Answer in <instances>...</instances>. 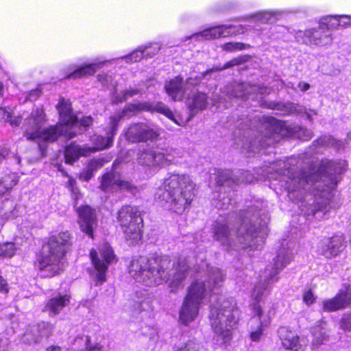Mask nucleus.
<instances>
[{
	"mask_svg": "<svg viewBox=\"0 0 351 351\" xmlns=\"http://www.w3.org/2000/svg\"><path fill=\"white\" fill-rule=\"evenodd\" d=\"M335 22L329 24L330 28H336L338 26H346L351 23V17L347 15H337L334 17Z\"/></svg>",
	"mask_w": 351,
	"mask_h": 351,
	"instance_id": "de8ad7c7",
	"label": "nucleus"
},
{
	"mask_svg": "<svg viewBox=\"0 0 351 351\" xmlns=\"http://www.w3.org/2000/svg\"><path fill=\"white\" fill-rule=\"evenodd\" d=\"M190 266L184 258L172 263L168 256H135L130 261L129 273L137 282L146 286H155L169 282L174 291L186 278Z\"/></svg>",
	"mask_w": 351,
	"mask_h": 351,
	"instance_id": "7ed1b4c3",
	"label": "nucleus"
},
{
	"mask_svg": "<svg viewBox=\"0 0 351 351\" xmlns=\"http://www.w3.org/2000/svg\"><path fill=\"white\" fill-rule=\"evenodd\" d=\"M313 339L312 343L315 346H318L328 340V336L326 330L319 327H316L313 330Z\"/></svg>",
	"mask_w": 351,
	"mask_h": 351,
	"instance_id": "4c0bfd02",
	"label": "nucleus"
},
{
	"mask_svg": "<svg viewBox=\"0 0 351 351\" xmlns=\"http://www.w3.org/2000/svg\"><path fill=\"white\" fill-rule=\"evenodd\" d=\"M69 301L70 296L69 295H62L58 293L47 301L45 311L49 312L51 316L56 315L69 304Z\"/></svg>",
	"mask_w": 351,
	"mask_h": 351,
	"instance_id": "393cba45",
	"label": "nucleus"
},
{
	"mask_svg": "<svg viewBox=\"0 0 351 351\" xmlns=\"http://www.w3.org/2000/svg\"><path fill=\"white\" fill-rule=\"evenodd\" d=\"M202 77L199 75L195 77H188L186 80V84L189 86H195L199 84L202 82Z\"/></svg>",
	"mask_w": 351,
	"mask_h": 351,
	"instance_id": "13d9d810",
	"label": "nucleus"
},
{
	"mask_svg": "<svg viewBox=\"0 0 351 351\" xmlns=\"http://www.w3.org/2000/svg\"><path fill=\"white\" fill-rule=\"evenodd\" d=\"M171 160L167 149L147 147L141 149L137 154L138 163L149 167H161L169 165Z\"/></svg>",
	"mask_w": 351,
	"mask_h": 351,
	"instance_id": "4468645a",
	"label": "nucleus"
},
{
	"mask_svg": "<svg viewBox=\"0 0 351 351\" xmlns=\"http://www.w3.org/2000/svg\"><path fill=\"white\" fill-rule=\"evenodd\" d=\"M249 48H250V45L240 42H229L221 45V49L228 52L241 51Z\"/></svg>",
	"mask_w": 351,
	"mask_h": 351,
	"instance_id": "ea45409f",
	"label": "nucleus"
},
{
	"mask_svg": "<svg viewBox=\"0 0 351 351\" xmlns=\"http://www.w3.org/2000/svg\"><path fill=\"white\" fill-rule=\"evenodd\" d=\"M143 48L147 49L145 51V56L147 57H152L160 50V47L158 44H154V46H145Z\"/></svg>",
	"mask_w": 351,
	"mask_h": 351,
	"instance_id": "3c124183",
	"label": "nucleus"
},
{
	"mask_svg": "<svg viewBox=\"0 0 351 351\" xmlns=\"http://www.w3.org/2000/svg\"><path fill=\"white\" fill-rule=\"evenodd\" d=\"M303 300L307 305H310L314 302L315 298L311 290H308L304 293Z\"/></svg>",
	"mask_w": 351,
	"mask_h": 351,
	"instance_id": "4d7b16f0",
	"label": "nucleus"
},
{
	"mask_svg": "<svg viewBox=\"0 0 351 351\" xmlns=\"http://www.w3.org/2000/svg\"><path fill=\"white\" fill-rule=\"evenodd\" d=\"M291 258L292 254L288 250L281 248L278 250L277 256L274 259V265L271 268L266 269L267 274L265 280L260 281L254 286L252 295L255 300L258 302L264 291L268 289L269 285L278 280L276 275L290 263Z\"/></svg>",
	"mask_w": 351,
	"mask_h": 351,
	"instance_id": "9b49d317",
	"label": "nucleus"
},
{
	"mask_svg": "<svg viewBox=\"0 0 351 351\" xmlns=\"http://www.w3.org/2000/svg\"><path fill=\"white\" fill-rule=\"evenodd\" d=\"M17 250L16 245L12 242H4L0 243V257L11 258Z\"/></svg>",
	"mask_w": 351,
	"mask_h": 351,
	"instance_id": "e433bc0d",
	"label": "nucleus"
},
{
	"mask_svg": "<svg viewBox=\"0 0 351 351\" xmlns=\"http://www.w3.org/2000/svg\"><path fill=\"white\" fill-rule=\"evenodd\" d=\"M317 204L318 208L313 211V214L314 215H316L317 214H318L319 211L326 213L330 208V206L328 202H327V203L325 202L324 204H322V202H317Z\"/></svg>",
	"mask_w": 351,
	"mask_h": 351,
	"instance_id": "6e6d98bb",
	"label": "nucleus"
},
{
	"mask_svg": "<svg viewBox=\"0 0 351 351\" xmlns=\"http://www.w3.org/2000/svg\"><path fill=\"white\" fill-rule=\"evenodd\" d=\"M232 27L229 29L230 30L229 36L243 34L245 31V28L243 25H239L237 27L234 26V25H232Z\"/></svg>",
	"mask_w": 351,
	"mask_h": 351,
	"instance_id": "bf43d9fd",
	"label": "nucleus"
},
{
	"mask_svg": "<svg viewBox=\"0 0 351 351\" xmlns=\"http://www.w3.org/2000/svg\"><path fill=\"white\" fill-rule=\"evenodd\" d=\"M45 121V114L41 108L34 109L31 114L25 119L24 136L27 140L40 139L45 141L53 142L58 139L65 131L62 127H52L42 130Z\"/></svg>",
	"mask_w": 351,
	"mask_h": 351,
	"instance_id": "1a4fd4ad",
	"label": "nucleus"
},
{
	"mask_svg": "<svg viewBox=\"0 0 351 351\" xmlns=\"http://www.w3.org/2000/svg\"><path fill=\"white\" fill-rule=\"evenodd\" d=\"M147 49V48H143V47H138L136 51H134L132 53L125 57L126 62H136L139 61L143 58V56H145V51Z\"/></svg>",
	"mask_w": 351,
	"mask_h": 351,
	"instance_id": "49530a36",
	"label": "nucleus"
},
{
	"mask_svg": "<svg viewBox=\"0 0 351 351\" xmlns=\"http://www.w3.org/2000/svg\"><path fill=\"white\" fill-rule=\"evenodd\" d=\"M72 245V237L68 231L49 237L38 258L39 269L48 272L49 277L59 274L64 269V258Z\"/></svg>",
	"mask_w": 351,
	"mask_h": 351,
	"instance_id": "0eeeda50",
	"label": "nucleus"
},
{
	"mask_svg": "<svg viewBox=\"0 0 351 351\" xmlns=\"http://www.w3.org/2000/svg\"><path fill=\"white\" fill-rule=\"evenodd\" d=\"M294 132H295L298 137L302 141H308L313 136L311 130L301 126L295 127Z\"/></svg>",
	"mask_w": 351,
	"mask_h": 351,
	"instance_id": "09e8293b",
	"label": "nucleus"
},
{
	"mask_svg": "<svg viewBox=\"0 0 351 351\" xmlns=\"http://www.w3.org/2000/svg\"><path fill=\"white\" fill-rule=\"evenodd\" d=\"M278 14L276 12H260L255 14V18L262 23H272L273 19Z\"/></svg>",
	"mask_w": 351,
	"mask_h": 351,
	"instance_id": "c03bdc74",
	"label": "nucleus"
},
{
	"mask_svg": "<svg viewBox=\"0 0 351 351\" xmlns=\"http://www.w3.org/2000/svg\"><path fill=\"white\" fill-rule=\"evenodd\" d=\"M313 147H334L337 149H340L343 146V143L340 141L335 139L333 136L330 135H324L313 142Z\"/></svg>",
	"mask_w": 351,
	"mask_h": 351,
	"instance_id": "473e14b6",
	"label": "nucleus"
},
{
	"mask_svg": "<svg viewBox=\"0 0 351 351\" xmlns=\"http://www.w3.org/2000/svg\"><path fill=\"white\" fill-rule=\"evenodd\" d=\"M104 64V62H94L79 66L74 71L65 76V79H77L82 77L93 75Z\"/></svg>",
	"mask_w": 351,
	"mask_h": 351,
	"instance_id": "c756f323",
	"label": "nucleus"
},
{
	"mask_svg": "<svg viewBox=\"0 0 351 351\" xmlns=\"http://www.w3.org/2000/svg\"><path fill=\"white\" fill-rule=\"evenodd\" d=\"M8 123H10L12 125L18 126L21 123V117H18L14 118L12 117L11 120Z\"/></svg>",
	"mask_w": 351,
	"mask_h": 351,
	"instance_id": "e2e57ef3",
	"label": "nucleus"
},
{
	"mask_svg": "<svg viewBox=\"0 0 351 351\" xmlns=\"http://www.w3.org/2000/svg\"><path fill=\"white\" fill-rule=\"evenodd\" d=\"M140 90L138 88H130L123 91L121 95H116L114 97V102L121 103L125 101L129 97L138 95Z\"/></svg>",
	"mask_w": 351,
	"mask_h": 351,
	"instance_id": "37998d69",
	"label": "nucleus"
},
{
	"mask_svg": "<svg viewBox=\"0 0 351 351\" xmlns=\"http://www.w3.org/2000/svg\"><path fill=\"white\" fill-rule=\"evenodd\" d=\"M93 264L96 270V278L97 282L96 285L102 284L106 280V273L108 268V265L115 258L112 248L110 246L105 245L101 250L99 256L95 250H92L90 252Z\"/></svg>",
	"mask_w": 351,
	"mask_h": 351,
	"instance_id": "2eb2a0df",
	"label": "nucleus"
},
{
	"mask_svg": "<svg viewBox=\"0 0 351 351\" xmlns=\"http://www.w3.org/2000/svg\"><path fill=\"white\" fill-rule=\"evenodd\" d=\"M344 243L343 237L340 235L324 238L317 245V252L326 258H332L343 250Z\"/></svg>",
	"mask_w": 351,
	"mask_h": 351,
	"instance_id": "a211bd4d",
	"label": "nucleus"
},
{
	"mask_svg": "<svg viewBox=\"0 0 351 351\" xmlns=\"http://www.w3.org/2000/svg\"><path fill=\"white\" fill-rule=\"evenodd\" d=\"M194 269L201 278L190 287L180 311V319L186 325L192 322L198 313L206 293L213 291L209 315L211 327L215 333L228 336L230 328L238 321L239 311L232 298H218L214 291L221 286L223 275L219 269L210 267L203 259L195 265Z\"/></svg>",
	"mask_w": 351,
	"mask_h": 351,
	"instance_id": "f257e3e1",
	"label": "nucleus"
},
{
	"mask_svg": "<svg viewBox=\"0 0 351 351\" xmlns=\"http://www.w3.org/2000/svg\"><path fill=\"white\" fill-rule=\"evenodd\" d=\"M86 155V150L79 145L71 143L64 150L65 162L68 164H73L80 156Z\"/></svg>",
	"mask_w": 351,
	"mask_h": 351,
	"instance_id": "2f4dec72",
	"label": "nucleus"
},
{
	"mask_svg": "<svg viewBox=\"0 0 351 351\" xmlns=\"http://www.w3.org/2000/svg\"><path fill=\"white\" fill-rule=\"evenodd\" d=\"M298 88H299L302 91H306L309 89L310 84L304 82H300L298 84Z\"/></svg>",
	"mask_w": 351,
	"mask_h": 351,
	"instance_id": "680f3d73",
	"label": "nucleus"
},
{
	"mask_svg": "<svg viewBox=\"0 0 351 351\" xmlns=\"http://www.w3.org/2000/svg\"><path fill=\"white\" fill-rule=\"evenodd\" d=\"M93 122V119L91 117H82L80 118L77 116L75 117V123L72 125H69V132H73L71 135H73V138L76 135L74 130L76 128H79L82 130H85L86 128H88Z\"/></svg>",
	"mask_w": 351,
	"mask_h": 351,
	"instance_id": "c9c22d12",
	"label": "nucleus"
},
{
	"mask_svg": "<svg viewBox=\"0 0 351 351\" xmlns=\"http://www.w3.org/2000/svg\"><path fill=\"white\" fill-rule=\"evenodd\" d=\"M219 186H232L233 184H238L239 180L233 175L230 170H223L218 172L215 178Z\"/></svg>",
	"mask_w": 351,
	"mask_h": 351,
	"instance_id": "72a5a7b5",
	"label": "nucleus"
},
{
	"mask_svg": "<svg viewBox=\"0 0 351 351\" xmlns=\"http://www.w3.org/2000/svg\"><path fill=\"white\" fill-rule=\"evenodd\" d=\"M250 58V56L248 55L245 56H240L237 58H235L228 62H227L223 66H215L211 69H207L206 71H204L200 73V76L202 77V80H209L211 77L212 74L215 72L223 71L225 69H229L234 66H237L242 64L246 62H247Z\"/></svg>",
	"mask_w": 351,
	"mask_h": 351,
	"instance_id": "bb28decb",
	"label": "nucleus"
},
{
	"mask_svg": "<svg viewBox=\"0 0 351 351\" xmlns=\"http://www.w3.org/2000/svg\"><path fill=\"white\" fill-rule=\"evenodd\" d=\"M165 90L166 93L173 101L182 100L184 95L183 78L179 75L168 82H166L165 84Z\"/></svg>",
	"mask_w": 351,
	"mask_h": 351,
	"instance_id": "b1692460",
	"label": "nucleus"
},
{
	"mask_svg": "<svg viewBox=\"0 0 351 351\" xmlns=\"http://www.w3.org/2000/svg\"><path fill=\"white\" fill-rule=\"evenodd\" d=\"M17 184V180L6 176L0 180V195H3Z\"/></svg>",
	"mask_w": 351,
	"mask_h": 351,
	"instance_id": "a19ab883",
	"label": "nucleus"
},
{
	"mask_svg": "<svg viewBox=\"0 0 351 351\" xmlns=\"http://www.w3.org/2000/svg\"><path fill=\"white\" fill-rule=\"evenodd\" d=\"M264 132L254 134L255 125L252 123H241L234 132V145L237 149H251L256 147L272 146L279 142L282 138V124L274 118H271L263 125Z\"/></svg>",
	"mask_w": 351,
	"mask_h": 351,
	"instance_id": "423d86ee",
	"label": "nucleus"
},
{
	"mask_svg": "<svg viewBox=\"0 0 351 351\" xmlns=\"http://www.w3.org/2000/svg\"><path fill=\"white\" fill-rule=\"evenodd\" d=\"M263 105L268 108L280 111L283 114H300L304 110L302 106L291 102L265 101Z\"/></svg>",
	"mask_w": 351,
	"mask_h": 351,
	"instance_id": "a878e982",
	"label": "nucleus"
},
{
	"mask_svg": "<svg viewBox=\"0 0 351 351\" xmlns=\"http://www.w3.org/2000/svg\"><path fill=\"white\" fill-rule=\"evenodd\" d=\"M278 333L285 349L293 351H299L301 349L299 337L295 332L283 326L278 329Z\"/></svg>",
	"mask_w": 351,
	"mask_h": 351,
	"instance_id": "5701e85b",
	"label": "nucleus"
},
{
	"mask_svg": "<svg viewBox=\"0 0 351 351\" xmlns=\"http://www.w3.org/2000/svg\"><path fill=\"white\" fill-rule=\"evenodd\" d=\"M334 17H335V16H329V17H326V20H328V19H330V21L326 22V23H327V24H330V20H332H332H334ZM332 23H331V24H332Z\"/></svg>",
	"mask_w": 351,
	"mask_h": 351,
	"instance_id": "338daca9",
	"label": "nucleus"
},
{
	"mask_svg": "<svg viewBox=\"0 0 351 351\" xmlns=\"http://www.w3.org/2000/svg\"><path fill=\"white\" fill-rule=\"evenodd\" d=\"M256 86L247 83L233 84L224 87L223 93L229 99H245L251 93L255 92Z\"/></svg>",
	"mask_w": 351,
	"mask_h": 351,
	"instance_id": "4be33fe9",
	"label": "nucleus"
},
{
	"mask_svg": "<svg viewBox=\"0 0 351 351\" xmlns=\"http://www.w3.org/2000/svg\"><path fill=\"white\" fill-rule=\"evenodd\" d=\"M208 97L202 92H197L189 99L188 105L192 110H203L208 105Z\"/></svg>",
	"mask_w": 351,
	"mask_h": 351,
	"instance_id": "f704fd0d",
	"label": "nucleus"
},
{
	"mask_svg": "<svg viewBox=\"0 0 351 351\" xmlns=\"http://www.w3.org/2000/svg\"><path fill=\"white\" fill-rule=\"evenodd\" d=\"M253 311L254 313V316L252 318V322H258L259 325L257 327V329L254 331H252L250 334L251 339L254 341H257L260 339L262 333L263 326H267L269 323V320H261L262 315V310L260 305L258 303H254L253 304Z\"/></svg>",
	"mask_w": 351,
	"mask_h": 351,
	"instance_id": "7c9ffc66",
	"label": "nucleus"
},
{
	"mask_svg": "<svg viewBox=\"0 0 351 351\" xmlns=\"http://www.w3.org/2000/svg\"><path fill=\"white\" fill-rule=\"evenodd\" d=\"M177 351H206V348L197 339L189 340Z\"/></svg>",
	"mask_w": 351,
	"mask_h": 351,
	"instance_id": "58836bf2",
	"label": "nucleus"
},
{
	"mask_svg": "<svg viewBox=\"0 0 351 351\" xmlns=\"http://www.w3.org/2000/svg\"><path fill=\"white\" fill-rule=\"evenodd\" d=\"M53 326L47 322L38 323L26 330L21 341L27 345L36 344L40 342L43 337H49L53 332Z\"/></svg>",
	"mask_w": 351,
	"mask_h": 351,
	"instance_id": "f3484780",
	"label": "nucleus"
},
{
	"mask_svg": "<svg viewBox=\"0 0 351 351\" xmlns=\"http://www.w3.org/2000/svg\"><path fill=\"white\" fill-rule=\"evenodd\" d=\"M194 190L195 184L188 175L171 173L157 189L155 199L164 202L174 213L182 214L193 201Z\"/></svg>",
	"mask_w": 351,
	"mask_h": 351,
	"instance_id": "39448f33",
	"label": "nucleus"
},
{
	"mask_svg": "<svg viewBox=\"0 0 351 351\" xmlns=\"http://www.w3.org/2000/svg\"><path fill=\"white\" fill-rule=\"evenodd\" d=\"M60 119L62 123L54 125L53 127H62L65 131L60 134V136H68L69 138H72L73 132H69V125H72L75 123V116L73 114L72 110L70 104L66 101H62L57 106Z\"/></svg>",
	"mask_w": 351,
	"mask_h": 351,
	"instance_id": "aec40b11",
	"label": "nucleus"
},
{
	"mask_svg": "<svg viewBox=\"0 0 351 351\" xmlns=\"http://www.w3.org/2000/svg\"><path fill=\"white\" fill-rule=\"evenodd\" d=\"M334 17H335V16H329V17H326V20H328V19H330V21L326 22V23H327V24H330V20H332H332H334ZM332 23H331V24H332Z\"/></svg>",
	"mask_w": 351,
	"mask_h": 351,
	"instance_id": "774afa93",
	"label": "nucleus"
},
{
	"mask_svg": "<svg viewBox=\"0 0 351 351\" xmlns=\"http://www.w3.org/2000/svg\"><path fill=\"white\" fill-rule=\"evenodd\" d=\"M99 187L105 193L126 191L135 196L139 192L137 186L131 181L123 179L120 173L114 170L103 175Z\"/></svg>",
	"mask_w": 351,
	"mask_h": 351,
	"instance_id": "f8f14e48",
	"label": "nucleus"
},
{
	"mask_svg": "<svg viewBox=\"0 0 351 351\" xmlns=\"http://www.w3.org/2000/svg\"><path fill=\"white\" fill-rule=\"evenodd\" d=\"M269 221L266 211L253 204L239 214L229 213L225 223L217 221L214 237L223 245L234 247L239 243L242 248L258 250L267 234Z\"/></svg>",
	"mask_w": 351,
	"mask_h": 351,
	"instance_id": "f03ea898",
	"label": "nucleus"
},
{
	"mask_svg": "<svg viewBox=\"0 0 351 351\" xmlns=\"http://www.w3.org/2000/svg\"><path fill=\"white\" fill-rule=\"evenodd\" d=\"M135 111H149L157 112L164 114L174 123L179 124L176 119L173 113L169 108L161 101L157 102H142L138 104H130L121 112L110 117L109 127L106 130V136H97L95 141V149L100 150L108 148L112 145L114 136L118 130L119 121L127 115L128 112Z\"/></svg>",
	"mask_w": 351,
	"mask_h": 351,
	"instance_id": "6e6552de",
	"label": "nucleus"
},
{
	"mask_svg": "<svg viewBox=\"0 0 351 351\" xmlns=\"http://www.w3.org/2000/svg\"><path fill=\"white\" fill-rule=\"evenodd\" d=\"M80 342H84L85 350L86 351H95L100 350L101 348V346L98 344L93 346L92 343H90V338L88 336L82 335L77 337L75 339V343Z\"/></svg>",
	"mask_w": 351,
	"mask_h": 351,
	"instance_id": "a18cd8bd",
	"label": "nucleus"
},
{
	"mask_svg": "<svg viewBox=\"0 0 351 351\" xmlns=\"http://www.w3.org/2000/svg\"><path fill=\"white\" fill-rule=\"evenodd\" d=\"M351 304V291H340L335 297L323 302V310L330 312L346 308Z\"/></svg>",
	"mask_w": 351,
	"mask_h": 351,
	"instance_id": "412c9836",
	"label": "nucleus"
},
{
	"mask_svg": "<svg viewBox=\"0 0 351 351\" xmlns=\"http://www.w3.org/2000/svg\"><path fill=\"white\" fill-rule=\"evenodd\" d=\"M0 115L2 116V118L5 122H9L13 117L12 114L4 108H0Z\"/></svg>",
	"mask_w": 351,
	"mask_h": 351,
	"instance_id": "052dcab7",
	"label": "nucleus"
},
{
	"mask_svg": "<svg viewBox=\"0 0 351 351\" xmlns=\"http://www.w3.org/2000/svg\"><path fill=\"white\" fill-rule=\"evenodd\" d=\"M232 25H221L204 29L199 34L193 36L197 37H202L206 40L215 39L220 37H227L230 34V29Z\"/></svg>",
	"mask_w": 351,
	"mask_h": 351,
	"instance_id": "c85d7f7f",
	"label": "nucleus"
},
{
	"mask_svg": "<svg viewBox=\"0 0 351 351\" xmlns=\"http://www.w3.org/2000/svg\"><path fill=\"white\" fill-rule=\"evenodd\" d=\"M219 199L215 202V207L218 209H229L230 206L233 207L235 202L229 195L226 196L225 193L219 195Z\"/></svg>",
	"mask_w": 351,
	"mask_h": 351,
	"instance_id": "79ce46f5",
	"label": "nucleus"
},
{
	"mask_svg": "<svg viewBox=\"0 0 351 351\" xmlns=\"http://www.w3.org/2000/svg\"><path fill=\"white\" fill-rule=\"evenodd\" d=\"M130 305L134 313H140L152 308L151 298L145 293L137 291L130 302Z\"/></svg>",
	"mask_w": 351,
	"mask_h": 351,
	"instance_id": "cd10ccee",
	"label": "nucleus"
},
{
	"mask_svg": "<svg viewBox=\"0 0 351 351\" xmlns=\"http://www.w3.org/2000/svg\"><path fill=\"white\" fill-rule=\"evenodd\" d=\"M343 172L339 162L322 161L317 171H289L285 187L292 201H302L306 191L314 193V195H324L322 193H328L336 187Z\"/></svg>",
	"mask_w": 351,
	"mask_h": 351,
	"instance_id": "20e7f679",
	"label": "nucleus"
},
{
	"mask_svg": "<svg viewBox=\"0 0 351 351\" xmlns=\"http://www.w3.org/2000/svg\"><path fill=\"white\" fill-rule=\"evenodd\" d=\"M343 322L344 326L346 328H351V315H350L349 317H348L346 318V317L343 318Z\"/></svg>",
	"mask_w": 351,
	"mask_h": 351,
	"instance_id": "0e129e2a",
	"label": "nucleus"
},
{
	"mask_svg": "<svg viewBox=\"0 0 351 351\" xmlns=\"http://www.w3.org/2000/svg\"><path fill=\"white\" fill-rule=\"evenodd\" d=\"M40 94L41 89L36 88L29 91L28 95L27 96V99L31 101H36L40 97Z\"/></svg>",
	"mask_w": 351,
	"mask_h": 351,
	"instance_id": "864d4df0",
	"label": "nucleus"
},
{
	"mask_svg": "<svg viewBox=\"0 0 351 351\" xmlns=\"http://www.w3.org/2000/svg\"><path fill=\"white\" fill-rule=\"evenodd\" d=\"M97 79L103 86H108L112 82V77L106 73L99 74Z\"/></svg>",
	"mask_w": 351,
	"mask_h": 351,
	"instance_id": "5fc2aeb1",
	"label": "nucleus"
},
{
	"mask_svg": "<svg viewBox=\"0 0 351 351\" xmlns=\"http://www.w3.org/2000/svg\"><path fill=\"white\" fill-rule=\"evenodd\" d=\"M93 176V172L88 168L86 167L80 175V179L82 181H88Z\"/></svg>",
	"mask_w": 351,
	"mask_h": 351,
	"instance_id": "603ef678",
	"label": "nucleus"
},
{
	"mask_svg": "<svg viewBox=\"0 0 351 351\" xmlns=\"http://www.w3.org/2000/svg\"><path fill=\"white\" fill-rule=\"evenodd\" d=\"M159 135L157 130L145 123H132L125 131V138L133 143L154 141Z\"/></svg>",
	"mask_w": 351,
	"mask_h": 351,
	"instance_id": "dca6fc26",
	"label": "nucleus"
},
{
	"mask_svg": "<svg viewBox=\"0 0 351 351\" xmlns=\"http://www.w3.org/2000/svg\"><path fill=\"white\" fill-rule=\"evenodd\" d=\"M77 211L81 230L90 237L93 238V230L97 225L95 211L87 205L79 207Z\"/></svg>",
	"mask_w": 351,
	"mask_h": 351,
	"instance_id": "6ab92c4d",
	"label": "nucleus"
},
{
	"mask_svg": "<svg viewBox=\"0 0 351 351\" xmlns=\"http://www.w3.org/2000/svg\"><path fill=\"white\" fill-rule=\"evenodd\" d=\"M45 351H62V348L58 346H50L45 349Z\"/></svg>",
	"mask_w": 351,
	"mask_h": 351,
	"instance_id": "69168bd1",
	"label": "nucleus"
},
{
	"mask_svg": "<svg viewBox=\"0 0 351 351\" xmlns=\"http://www.w3.org/2000/svg\"><path fill=\"white\" fill-rule=\"evenodd\" d=\"M117 221L126 239L136 241L141 238L143 219L137 207L123 206L117 213Z\"/></svg>",
	"mask_w": 351,
	"mask_h": 351,
	"instance_id": "9d476101",
	"label": "nucleus"
},
{
	"mask_svg": "<svg viewBox=\"0 0 351 351\" xmlns=\"http://www.w3.org/2000/svg\"><path fill=\"white\" fill-rule=\"evenodd\" d=\"M329 24L322 22L317 28L308 29L304 32L298 31L295 32V38L301 44L308 46H322L331 43L332 38L330 32Z\"/></svg>",
	"mask_w": 351,
	"mask_h": 351,
	"instance_id": "ddd939ff",
	"label": "nucleus"
},
{
	"mask_svg": "<svg viewBox=\"0 0 351 351\" xmlns=\"http://www.w3.org/2000/svg\"><path fill=\"white\" fill-rule=\"evenodd\" d=\"M103 162L100 159H93L91 160L87 165L93 172L98 169L99 168L103 166Z\"/></svg>",
	"mask_w": 351,
	"mask_h": 351,
	"instance_id": "8fccbe9b",
	"label": "nucleus"
}]
</instances>
